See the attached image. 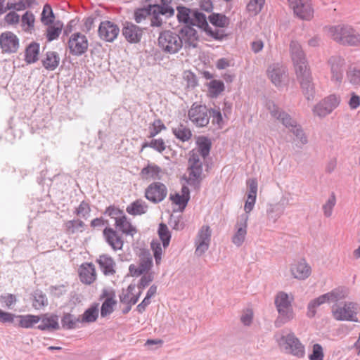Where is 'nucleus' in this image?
I'll return each mask as SVG.
<instances>
[{"mask_svg": "<svg viewBox=\"0 0 360 360\" xmlns=\"http://www.w3.org/2000/svg\"><path fill=\"white\" fill-rule=\"evenodd\" d=\"M275 304L278 313V316L275 321L276 327H281L294 318L291 301L289 300L287 293L284 292H278L275 298Z\"/></svg>", "mask_w": 360, "mask_h": 360, "instance_id": "nucleus-3", "label": "nucleus"}, {"mask_svg": "<svg viewBox=\"0 0 360 360\" xmlns=\"http://www.w3.org/2000/svg\"><path fill=\"white\" fill-rule=\"evenodd\" d=\"M115 226L122 233L134 236L137 233V229L128 219L126 215L120 216L115 221Z\"/></svg>", "mask_w": 360, "mask_h": 360, "instance_id": "nucleus-30", "label": "nucleus"}, {"mask_svg": "<svg viewBox=\"0 0 360 360\" xmlns=\"http://www.w3.org/2000/svg\"><path fill=\"white\" fill-rule=\"evenodd\" d=\"M55 15L50 4H46L41 14V22L44 25L55 22Z\"/></svg>", "mask_w": 360, "mask_h": 360, "instance_id": "nucleus-44", "label": "nucleus"}, {"mask_svg": "<svg viewBox=\"0 0 360 360\" xmlns=\"http://www.w3.org/2000/svg\"><path fill=\"white\" fill-rule=\"evenodd\" d=\"M248 220V216L242 214L236 224V231L231 238V241L237 247L241 246L245 239Z\"/></svg>", "mask_w": 360, "mask_h": 360, "instance_id": "nucleus-22", "label": "nucleus"}, {"mask_svg": "<svg viewBox=\"0 0 360 360\" xmlns=\"http://www.w3.org/2000/svg\"><path fill=\"white\" fill-rule=\"evenodd\" d=\"M290 50L292 60L295 68V72L298 71L300 68L302 69L309 68L305 53L298 41H291L290 44Z\"/></svg>", "mask_w": 360, "mask_h": 360, "instance_id": "nucleus-16", "label": "nucleus"}, {"mask_svg": "<svg viewBox=\"0 0 360 360\" xmlns=\"http://www.w3.org/2000/svg\"><path fill=\"white\" fill-rule=\"evenodd\" d=\"M285 205L283 203H276L270 205L267 209V216L269 220L276 222L277 219L283 214Z\"/></svg>", "mask_w": 360, "mask_h": 360, "instance_id": "nucleus-41", "label": "nucleus"}, {"mask_svg": "<svg viewBox=\"0 0 360 360\" xmlns=\"http://www.w3.org/2000/svg\"><path fill=\"white\" fill-rule=\"evenodd\" d=\"M209 88L212 94L217 96L224 90V84L221 80L214 79L210 82Z\"/></svg>", "mask_w": 360, "mask_h": 360, "instance_id": "nucleus-63", "label": "nucleus"}, {"mask_svg": "<svg viewBox=\"0 0 360 360\" xmlns=\"http://www.w3.org/2000/svg\"><path fill=\"white\" fill-rule=\"evenodd\" d=\"M208 19L212 25L218 27H226L229 25V19L225 15L213 13Z\"/></svg>", "mask_w": 360, "mask_h": 360, "instance_id": "nucleus-45", "label": "nucleus"}, {"mask_svg": "<svg viewBox=\"0 0 360 360\" xmlns=\"http://www.w3.org/2000/svg\"><path fill=\"white\" fill-rule=\"evenodd\" d=\"M290 271L293 276L298 279H305L311 274V267L304 259L292 264Z\"/></svg>", "mask_w": 360, "mask_h": 360, "instance_id": "nucleus-27", "label": "nucleus"}, {"mask_svg": "<svg viewBox=\"0 0 360 360\" xmlns=\"http://www.w3.org/2000/svg\"><path fill=\"white\" fill-rule=\"evenodd\" d=\"M211 236L212 230L209 226L204 225L200 229L195 239V253L197 256H201L208 250Z\"/></svg>", "mask_w": 360, "mask_h": 360, "instance_id": "nucleus-12", "label": "nucleus"}, {"mask_svg": "<svg viewBox=\"0 0 360 360\" xmlns=\"http://www.w3.org/2000/svg\"><path fill=\"white\" fill-rule=\"evenodd\" d=\"M295 72L304 97L308 101L313 100L315 96L316 91L309 68L302 69L300 68V69Z\"/></svg>", "mask_w": 360, "mask_h": 360, "instance_id": "nucleus-7", "label": "nucleus"}, {"mask_svg": "<svg viewBox=\"0 0 360 360\" xmlns=\"http://www.w3.org/2000/svg\"><path fill=\"white\" fill-rule=\"evenodd\" d=\"M165 11H163L161 8H157L154 5L152 4V7L150 9V13L149 16H150V26L155 27H160L162 26L165 22L160 15H163L167 18V14L165 13Z\"/></svg>", "mask_w": 360, "mask_h": 360, "instance_id": "nucleus-36", "label": "nucleus"}, {"mask_svg": "<svg viewBox=\"0 0 360 360\" xmlns=\"http://www.w3.org/2000/svg\"><path fill=\"white\" fill-rule=\"evenodd\" d=\"M85 226L84 223L79 219L70 220L65 222V232L68 235H72L77 231H82V229Z\"/></svg>", "mask_w": 360, "mask_h": 360, "instance_id": "nucleus-47", "label": "nucleus"}, {"mask_svg": "<svg viewBox=\"0 0 360 360\" xmlns=\"http://www.w3.org/2000/svg\"><path fill=\"white\" fill-rule=\"evenodd\" d=\"M68 46L72 55L80 56L88 50L89 42L85 35L80 32H76L69 38Z\"/></svg>", "mask_w": 360, "mask_h": 360, "instance_id": "nucleus-10", "label": "nucleus"}, {"mask_svg": "<svg viewBox=\"0 0 360 360\" xmlns=\"http://www.w3.org/2000/svg\"><path fill=\"white\" fill-rule=\"evenodd\" d=\"M46 26L47 28L44 34L47 41L50 42L59 37L63 30V23L60 20H57L53 22V24H49Z\"/></svg>", "mask_w": 360, "mask_h": 360, "instance_id": "nucleus-33", "label": "nucleus"}, {"mask_svg": "<svg viewBox=\"0 0 360 360\" xmlns=\"http://www.w3.org/2000/svg\"><path fill=\"white\" fill-rule=\"evenodd\" d=\"M173 0H160V4H153L157 8H161L167 14V18H169L174 15L175 10L172 6Z\"/></svg>", "mask_w": 360, "mask_h": 360, "instance_id": "nucleus-57", "label": "nucleus"}, {"mask_svg": "<svg viewBox=\"0 0 360 360\" xmlns=\"http://www.w3.org/2000/svg\"><path fill=\"white\" fill-rule=\"evenodd\" d=\"M162 169L157 165L148 164L146 167H143L141 171V176L143 179H148L149 178L153 179H160V173Z\"/></svg>", "mask_w": 360, "mask_h": 360, "instance_id": "nucleus-38", "label": "nucleus"}, {"mask_svg": "<svg viewBox=\"0 0 360 360\" xmlns=\"http://www.w3.org/2000/svg\"><path fill=\"white\" fill-rule=\"evenodd\" d=\"M97 263L104 275L110 276L115 274L116 264L110 256L108 255H100L97 259Z\"/></svg>", "mask_w": 360, "mask_h": 360, "instance_id": "nucleus-29", "label": "nucleus"}, {"mask_svg": "<svg viewBox=\"0 0 360 360\" xmlns=\"http://www.w3.org/2000/svg\"><path fill=\"white\" fill-rule=\"evenodd\" d=\"M158 234L160 240L162 242L163 247L165 248H167L170 242L171 233L168 229L167 226L165 224H160L158 228Z\"/></svg>", "mask_w": 360, "mask_h": 360, "instance_id": "nucleus-51", "label": "nucleus"}, {"mask_svg": "<svg viewBox=\"0 0 360 360\" xmlns=\"http://www.w3.org/2000/svg\"><path fill=\"white\" fill-rule=\"evenodd\" d=\"M169 199L176 205L179 206L180 210L182 211L186 207L188 198H186L181 195L179 193L170 194Z\"/></svg>", "mask_w": 360, "mask_h": 360, "instance_id": "nucleus-61", "label": "nucleus"}, {"mask_svg": "<svg viewBox=\"0 0 360 360\" xmlns=\"http://www.w3.org/2000/svg\"><path fill=\"white\" fill-rule=\"evenodd\" d=\"M198 149L195 150L199 154V157H202L203 160L209 155L211 149V141L205 136H200L197 140Z\"/></svg>", "mask_w": 360, "mask_h": 360, "instance_id": "nucleus-37", "label": "nucleus"}, {"mask_svg": "<svg viewBox=\"0 0 360 360\" xmlns=\"http://www.w3.org/2000/svg\"><path fill=\"white\" fill-rule=\"evenodd\" d=\"M347 295V289L343 287L337 288L330 292L324 294L327 300V302H335V304H338L337 302L345 299Z\"/></svg>", "mask_w": 360, "mask_h": 360, "instance_id": "nucleus-39", "label": "nucleus"}, {"mask_svg": "<svg viewBox=\"0 0 360 360\" xmlns=\"http://www.w3.org/2000/svg\"><path fill=\"white\" fill-rule=\"evenodd\" d=\"M294 14L304 20H310L314 16L311 4L307 0H288Z\"/></svg>", "mask_w": 360, "mask_h": 360, "instance_id": "nucleus-11", "label": "nucleus"}, {"mask_svg": "<svg viewBox=\"0 0 360 360\" xmlns=\"http://www.w3.org/2000/svg\"><path fill=\"white\" fill-rule=\"evenodd\" d=\"M39 44L32 42L30 44L25 52V60L27 64H32L39 60Z\"/></svg>", "mask_w": 360, "mask_h": 360, "instance_id": "nucleus-35", "label": "nucleus"}, {"mask_svg": "<svg viewBox=\"0 0 360 360\" xmlns=\"http://www.w3.org/2000/svg\"><path fill=\"white\" fill-rule=\"evenodd\" d=\"M80 322V318L75 317L70 313H65L61 319L62 327L67 330H72L76 328V324Z\"/></svg>", "mask_w": 360, "mask_h": 360, "instance_id": "nucleus-48", "label": "nucleus"}, {"mask_svg": "<svg viewBox=\"0 0 360 360\" xmlns=\"http://www.w3.org/2000/svg\"><path fill=\"white\" fill-rule=\"evenodd\" d=\"M80 281L85 284L90 285L96 278V274L94 265L91 263H86L81 266L79 269Z\"/></svg>", "mask_w": 360, "mask_h": 360, "instance_id": "nucleus-28", "label": "nucleus"}, {"mask_svg": "<svg viewBox=\"0 0 360 360\" xmlns=\"http://www.w3.org/2000/svg\"><path fill=\"white\" fill-rule=\"evenodd\" d=\"M247 186L248 188V193L247 195V200L250 201L256 200L257 192V181L256 179H250L247 181Z\"/></svg>", "mask_w": 360, "mask_h": 360, "instance_id": "nucleus-55", "label": "nucleus"}, {"mask_svg": "<svg viewBox=\"0 0 360 360\" xmlns=\"http://www.w3.org/2000/svg\"><path fill=\"white\" fill-rule=\"evenodd\" d=\"M358 305L354 302H344L335 304L332 307V314L335 319L338 321H350L357 322L356 317Z\"/></svg>", "mask_w": 360, "mask_h": 360, "instance_id": "nucleus-5", "label": "nucleus"}, {"mask_svg": "<svg viewBox=\"0 0 360 360\" xmlns=\"http://www.w3.org/2000/svg\"><path fill=\"white\" fill-rule=\"evenodd\" d=\"M98 304H96L87 309L80 319V322L92 323L96 321L98 316Z\"/></svg>", "mask_w": 360, "mask_h": 360, "instance_id": "nucleus-46", "label": "nucleus"}, {"mask_svg": "<svg viewBox=\"0 0 360 360\" xmlns=\"http://www.w3.org/2000/svg\"><path fill=\"white\" fill-rule=\"evenodd\" d=\"M125 39L131 44L139 43L143 37V29L131 22H125L122 30Z\"/></svg>", "mask_w": 360, "mask_h": 360, "instance_id": "nucleus-19", "label": "nucleus"}, {"mask_svg": "<svg viewBox=\"0 0 360 360\" xmlns=\"http://www.w3.org/2000/svg\"><path fill=\"white\" fill-rule=\"evenodd\" d=\"M166 127L160 119L155 120L149 126V134L148 138H153L158 135L162 130L165 129Z\"/></svg>", "mask_w": 360, "mask_h": 360, "instance_id": "nucleus-58", "label": "nucleus"}, {"mask_svg": "<svg viewBox=\"0 0 360 360\" xmlns=\"http://www.w3.org/2000/svg\"><path fill=\"white\" fill-rule=\"evenodd\" d=\"M323 352L321 345L316 343L313 345L312 353L309 356L310 360H323Z\"/></svg>", "mask_w": 360, "mask_h": 360, "instance_id": "nucleus-64", "label": "nucleus"}, {"mask_svg": "<svg viewBox=\"0 0 360 360\" xmlns=\"http://www.w3.org/2000/svg\"><path fill=\"white\" fill-rule=\"evenodd\" d=\"M333 39L342 45L360 46V34L351 26L339 25L329 29Z\"/></svg>", "mask_w": 360, "mask_h": 360, "instance_id": "nucleus-1", "label": "nucleus"}, {"mask_svg": "<svg viewBox=\"0 0 360 360\" xmlns=\"http://www.w3.org/2000/svg\"><path fill=\"white\" fill-rule=\"evenodd\" d=\"M0 46L4 53H15L19 48V40L11 32H3L0 35Z\"/></svg>", "mask_w": 360, "mask_h": 360, "instance_id": "nucleus-21", "label": "nucleus"}, {"mask_svg": "<svg viewBox=\"0 0 360 360\" xmlns=\"http://www.w3.org/2000/svg\"><path fill=\"white\" fill-rule=\"evenodd\" d=\"M327 302V300L326 298V296L323 295L319 296V297L312 300L307 306V316L309 318H312L316 314V309L321 305L322 304H324Z\"/></svg>", "mask_w": 360, "mask_h": 360, "instance_id": "nucleus-49", "label": "nucleus"}, {"mask_svg": "<svg viewBox=\"0 0 360 360\" xmlns=\"http://www.w3.org/2000/svg\"><path fill=\"white\" fill-rule=\"evenodd\" d=\"M32 307L35 309H41L48 305V300L46 294L40 290H36L33 294Z\"/></svg>", "mask_w": 360, "mask_h": 360, "instance_id": "nucleus-43", "label": "nucleus"}, {"mask_svg": "<svg viewBox=\"0 0 360 360\" xmlns=\"http://www.w3.org/2000/svg\"><path fill=\"white\" fill-rule=\"evenodd\" d=\"M145 148H151L159 153H162L166 148V144L162 139H152L150 142H144L142 144V149Z\"/></svg>", "mask_w": 360, "mask_h": 360, "instance_id": "nucleus-52", "label": "nucleus"}, {"mask_svg": "<svg viewBox=\"0 0 360 360\" xmlns=\"http://www.w3.org/2000/svg\"><path fill=\"white\" fill-rule=\"evenodd\" d=\"M290 131L293 134L296 138L295 140L301 145H306L308 143V138L301 125L297 124L293 129H290Z\"/></svg>", "mask_w": 360, "mask_h": 360, "instance_id": "nucleus-54", "label": "nucleus"}, {"mask_svg": "<svg viewBox=\"0 0 360 360\" xmlns=\"http://www.w3.org/2000/svg\"><path fill=\"white\" fill-rule=\"evenodd\" d=\"M204 161L202 158L201 159L200 157H199V154L195 152V150L190 152L188 160V177L186 181L188 185L195 188L200 187V183L204 177L202 174Z\"/></svg>", "mask_w": 360, "mask_h": 360, "instance_id": "nucleus-2", "label": "nucleus"}, {"mask_svg": "<svg viewBox=\"0 0 360 360\" xmlns=\"http://www.w3.org/2000/svg\"><path fill=\"white\" fill-rule=\"evenodd\" d=\"M266 108L269 110L271 115L278 120L281 121V123L289 129H293L298 124L295 120H294L289 114L280 108L274 103V101H269L266 103Z\"/></svg>", "mask_w": 360, "mask_h": 360, "instance_id": "nucleus-15", "label": "nucleus"}, {"mask_svg": "<svg viewBox=\"0 0 360 360\" xmlns=\"http://www.w3.org/2000/svg\"><path fill=\"white\" fill-rule=\"evenodd\" d=\"M327 302V300L326 298V296L323 295L319 296V297L312 300L307 306V316L309 318H312L316 314V309L321 305L322 304H324Z\"/></svg>", "mask_w": 360, "mask_h": 360, "instance_id": "nucleus-50", "label": "nucleus"}, {"mask_svg": "<svg viewBox=\"0 0 360 360\" xmlns=\"http://www.w3.org/2000/svg\"><path fill=\"white\" fill-rule=\"evenodd\" d=\"M339 103L338 97L334 94L330 95L314 107L313 112L320 117H324L337 108Z\"/></svg>", "mask_w": 360, "mask_h": 360, "instance_id": "nucleus-13", "label": "nucleus"}, {"mask_svg": "<svg viewBox=\"0 0 360 360\" xmlns=\"http://www.w3.org/2000/svg\"><path fill=\"white\" fill-rule=\"evenodd\" d=\"M172 132L176 138L182 142L188 141L192 136L190 129L183 124H180L176 127L173 128Z\"/></svg>", "mask_w": 360, "mask_h": 360, "instance_id": "nucleus-42", "label": "nucleus"}, {"mask_svg": "<svg viewBox=\"0 0 360 360\" xmlns=\"http://www.w3.org/2000/svg\"><path fill=\"white\" fill-rule=\"evenodd\" d=\"M34 15L30 11H26L22 16V23L27 25V31L31 32L34 30Z\"/></svg>", "mask_w": 360, "mask_h": 360, "instance_id": "nucleus-62", "label": "nucleus"}, {"mask_svg": "<svg viewBox=\"0 0 360 360\" xmlns=\"http://www.w3.org/2000/svg\"><path fill=\"white\" fill-rule=\"evenodd\" d=\"M148 209V205L144 200L137 199L127 207L126 211L130 215L136 216L146 214Z\"/></svg>", "mask_w": 360, "mask_h": 360, "instance_id": "nucleus-31", "label": "nucleus"}, {"mask_svg": "<svg viewBox=\"0 0 360 360\" xmlns=\"http://www.w3.org/2000/svg\"><path fill=\"white\" fill-rule=\"evenodd\" d=\"M167 194V187L161 182L150 184L145 191L146 199L155 204L162 202L166 198Z\"/></svg>", "mask_w": 360, "mask_h": 360, "instance_id": "nucleus-14", "label": "nucleus"}, {"mask_svg": "<svg viewBox=\"0 0 360 360\" xmlns=\"http://www.w3.org/2000/svg\"><path fill=\"white\" fill-rule=\"evenodd\" d=\"M116 295L113 290L103 289L100 296V300L104 299L101 308V317H106L114 311V307L117 304Z\"/></svg>", "mask_w": 360, "mask_h": 360, "instance_id": "nucleus-20", "label": "nucleus"}, {"mask_svg": "<svg viewBox=\"0 0 360 360\" xmlns=\"http://www.w3.org/2000/svg\"><path fill=\"white\" fill-rule=\"evenodd\" d=\"M265 0H250L247 5V10L253 15L259 13L264 6Z\"/></svg>", "mask_w": 360, "mask_h": 360, "instance_id": "nucleus-60", "label": "nucleus"}, {"mask_svg": "<svg viewBox=\"0 0 360 360\" xmlns=\"http://www.w3.org/2000/svg\"><path fill=\"white\" fill-rule=\"evenodd\" d=\"M267 73L272 83L276 86H281L283 80L286 77L285 68L279 65V64L270 65L268 68Z\"/></svg>", "mask_w": 360, "mask_h": 360, "instance_id": "nucleus-25", "label": "nucleus"}, {"mask_svg": "<svg viewBox=\"0 0 360 360\" xmlns=\"http://www.w3.org/2000/svg\"><path fill=\"white\" fill-rule=\"evenodd\" d=\"M40 323L36 328L47 332H53L60 329L58 316L54 314H41L38 315Z\"/></svg>", "mask_w": 360, "mask_h": 360, "instance_id": "nucleus-18", "label": "nucleus"}, {"mask_svg": "<svg viewBox=\"0 0 360 360\" xmlns=\"http://www.w3.org/2000/svg\"><path fill=\"white\" fill-rule=\"evenodd\" d=\"M139 257V266H136L133 264L129 265V271L131 276L138 277L141 274L148 272L153 266L152 255L148 250H140Z\"/></svg>", "mask_w": 360, "mask_h": 360, "instance_id": "nucleus-9", "label": "nucleus"}, {"mask_svg": "<svg viewBox=\"0 0 360 360\" xmlns=\"http://www.w3.org/2000/svg\"><path fill=\"white\" fill-rule=\"evenodd\" d=\"M281 345H283L285 352L298 358H302L305 354V347L293 333L282 336Z\"/></svg>", "mask_w": 360, "mask_h": 360, "instance_id": "nucleus-8", "label": "nucleus"}, {"mask_svg": "<svg viewBox=\"0 0 360 360\" xmlns=\"http://www.w3.org/2000/svg\"><path fill=\"white\" fill-rule=\"evenodd\" d=\"M98 32L102 40L112 42L118 36L120 28L115 23L105 20L101 22Z\"/></svg>", "mask_w": 360, "mask_h": 360, "instance_id": "nucleus-17", "label": "nucleus"}, {"mask_svg": "<svg viewBox=\"0 0 360 360\" xmlns=\"http://www.w3.org/2000/svg\"><path fill=\"white\" fill-rule=\"evenodd\" d=\"M188 116L197 127H206L211 117L210 109L204 105H198L196 103H194L189 109Z\"/></svg>", "mask_w": 360, "mask_h": 360, "instance_id": "nucleus-6", "label": "nucleus"}, {"mask_svg": "<svg viewBox=\"0 0 360 360\" xmlns=\"http://www.w3.org/2000/svg\"><path fill=\"white\" fill-rule=\"evenodd\" d=\"M60 63L59 54L56 51H48L41 60V63L47 70H54Z\"/></svg>", "mask_w": 360, "mask_h": 360, "instance_id": "nucleus-34", "label": "nucleus"}, {"mask_svg": "<svg viewBox=\"0 0 360 360\" xmlns=\"http://www.w3.org/2000/svg\"><path fill=\"white\" fill-rule=\"evenodd\" d=\"M152 4H149L143 8H137L134 11V20L136 23H141L150 15Z\"/></svg>", "mask_w": 360, "mask_h": 360, "instance_id": "nucleus-56", "label": "nucleus"}, {"mask_svg": "<svg viewBox=\"0 0 360 360\" xmlns=\"http://www.w3.org/2000/svg\"><path fill=\"white\" fill-rule=\"evenodd\" d=\"M329 63L331 65L332 79L340 84L343 79L344 59L340 57H332Z\"/></svg>", "mask_w": 360, "mask_h": 360, "instance_id": "nucleus-26", "label": "nucleus"}, {"mask_svg": "<svg viewBox=\"0 0 360 360\" xmlns=\"http://www.w3.org/2000/svg\"><path fill=\"white\" fill-rule=\"evenodd\" d=\"M158 46L167 54H175L183 46V39L179 34L171 30L162 31L158 37Z\"/></svg>", "mask_w": 360, "mask_h": 360, "instance_id": "nucleus-4", "label": "nucleus"}, {"mask_svg": "<svg viewBox=\"0 0 360 360\" xmlns=\"http://www.w3.org/2000/svg\"><path fill=\"white\" fill-rule=\"evenodd\" d=\"M16 320L15 326L23 328H32L39 322L38 315L33 314L18 315Z\"/></svg>", "mask_w": 360, "mask_h": 360, "instance_id": "nucleus-32", "label": "nucleus"}, {"mask_svg": "<svg viewBox=\"0 0 360 360\" xmlns=\"http://www.w3.org/2000/svg\"><path fill=\"white\" fill-rule=\"evenodd\" d=\"M103 234L105 241L115 251L122 249L123 240L115 230L110 227H106L103 230Z\"/></svg>", "mask_w": 360, "mask_h": 360, "instance_id": "nucleus-24", "label": "nucleus"}, {"mask_svg": "<svg viewBox=\"0 0 360 360\" xmlns=\"http://www.w3.org/2000/svg\"><path fill=\"white\" fill-rule=\"evenodd\" d=\"M193 22L195 23L198 27L203 29L204 30L208 27L209 25L207 20L206 15L198 11H193L192 13Z\"/></svg>", "mask_w": 360, "mask_h": 360, "instance_id": "nucleus-53", "label": "nucleus"}, {"mask_svg": "<svg viewBox=\"0 0 360 360\" xmlns=\"http://www.w3.org/2000/svg\"><path fill=\"white\" fill-rule=\"evenodd\" d=\"M336 203V198L334 193H332L330 198L323 205L322 209L323 211L324 216L326 217H330L332 214L333 207Z\"/></svg>", "mask_w": 360, "mask_h": 360, "instance_id": "nucleus-59", "label": "nucleus"}, {"mask_svg": "<svg viewBox=\"0 0 360 360\" xmlns=\"http://www.w3.org/2000/svg\"><path fill=\"white\" fill-rule=\"evenodd\" d=\"M194 25H184L179 30L181 34L182 39L185 41L186 47L196 48L198 41V34L195 29L193 28Z\"/></svg>", "mask_w": 360, "mask_h": 360, "instance_id": "nucleus-23", "label": "nucleus"}, {"mask_svg": "<svg viewBox=\"0 0 360 360\" xmlns=\"http://www.w3.org/2000/svg\"><path fill=\"white\" fill-rule=\"evenodd\" d=\"M177 19L179 22H183L185 25H195L193 22V16L191 15V10L184 6H178Z\"/></svg>", "mask_w": 360, "mask_h": 360, "instance_id": "nucleus-40", "label": "nucleus"}]
</instances>
